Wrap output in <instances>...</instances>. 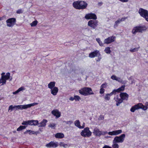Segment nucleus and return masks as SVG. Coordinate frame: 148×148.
Returning a JSON list of instances; mask_svg holds the SVG:
<instances>
[{"label": "nucleus", "instance_id": "45", "mask_svg": "<svg viewBox=\"0 0 148 148\" xmlns=\"http://www.w3.org/2000/svg\"><path fill=\"white\" fill-rule=\"evenodd\" d=\"M60 146L61 147L62 146L64 147H66V146H67V145L66 144H64V143L62 142H61L60 143Z\"/></svg>", "mask_w": 148, "mask_h": 148}, {"label": "nucleus", "instance_id": "9", "mask_svg": "<svg viewBox=\"0 0 148 148\" xmlns=\"http://www.w3.org/2000/svg\"><path fill=\"white\" fill-rule=\"evenodd\" d=\"M16 19L14 18H8L6 21L7 25L8 27H12L16 23Z\"/></svg>", "mask_w": 148, "mask_h": 148}, {"label": "nucleus", "instance_id": "8", "mask_svg": "<svg viewBox=\"0 0 148 148\" xmlns=\"http://www.w3.org/2000/svg\"><path fill=\"white\" fill-rule=\"evenodd\" d=\"M125 135L123 134L119 136H116L114 137L113 140L115 143H122L124 141Z\"/></svg>", "mask_w": 148, "mask_h": 148}, {"label": "nucleus", "instance_id": "35", "mask_svg": "<svg viewBox=\"0 0 148 148\" xmlns=\"http://www.w3.org/2000/svg\"><path fill=\"white\" fill-rule=\"evenodd\" d=\"M96 41L98 43L99 45L100 46H103V44L102 42L101 41L100 39L99 38H97L96 39Z\"/></svg>", "mask_w": 148, "mask_h": 148}, {"label": "nucleus", "instance_id": "39", "mask_svg": "<svg viewBox=\"0 0 148 148\" xmlns=\"http://www.w3.org/2000/svg\"><path fill=\"white\" fill-rule=\"evenodd\" d=\"M56 124L55 123H51L48 125V127H51L52 129H55L56 126Z\"/></svg>", "mask_w": 148, "mask_h": 148}, {"label": "nucleus", "instance_id": "55", "mask_svg": "<svg viewBox=\"0 0 148 148\" xmlns=\"http://www.w3.org/2000/svg\"><path fill=\"white\" fill-rule=\"evenodd\" d=\"M5 73H2V74H1V76H4L5 75Z\"/></svg>", "mask_w": 148, "mask_h": 148}, {"label": "nucleus", "instance_id": "15", "mask_svg": "<svg viewBox=\"0 0 148 148\" xmlns=\"http://www.w3.org/2000/svg\"><path fill=\"white\" fill-rule=\"evenodd\" d=\"M119 96L123 101L125 100L127 101L128 100L129 96L126 92H121L119 95Z\"/></svg>", "mask_w": 148, "mask_h": 148}, {"label": "nucleus", "instance_id": "6", "mask_svg": "<svg viewBox=\"0 0 148 148\" xmlns=\"http://www.w3.org/2000/svg\"><path fill=\"white\" fill-rule=\"evenodd\" d=\"M81 135L84 137H90L92 134V132L90 130L88 127L85 128L80 133Z\"/></svg>", "mask_w": 148, "mask_h": 148}, {"label": "nucleus", "instance_id": "21", "mask_svg": "<svg viewBox=\"0 0 148 148\" xmlns=\"http://www.w3.org/2000/svg\"><path fill=\"white\" fill-rule=\"evenodd\" d=\"M51 93L53 95H56L58 92V89L57 87H54L52 89H51Z\"/></svg>", "mask_w": 148, "mask_h": 148}, {"label": "nucleus", "instance_id": "36", "mask_svg": "<svg viewBox=\"0 0 148 148\" xmlns=\"http://www.w3.org/2000/svg\"><path fill=\"white\" fill-rule=\"evenodd\" d=\"M6 80L1 76V79H0V83H2L1 85L6 84Z\"/></svg>", "mask_w": 148, "mask_h": 148}, {"label": "nucleus", "instance_id": "29", "mask_svg": "<svg viewBox=\"0 0 148 148\" xmlns=\"http://www.w3.org/2000/svg\"><path fill=\"white\" fill-rule=\"evenodd\" d=\"M111 78L113 80H115L119 82H120L121 80L120 78L114 75H113L112 76Z\"/></svg>", "mask_w": 148, "mask_h": 148}, {"label": "nucleus", "instance_id": "23", "mask_svg": "<svg viewBox=\"0 0 148 148\" xmlns=\"http://www.w3.org/2000/svg\"><path fill=\"white\" fill-rule=\"evenodd\" d=\"M75 125L80 129L83 128L84 126H81L80 125V123L79 120H77L74 122Z\"/></svg>", "mask_w": 148, "mask_h": 148}, {"label": "nucleus", "instance_id": "54", "mask_svg": "<svg viewBox=\"0 0 148 148\" xmlns=\"http://www.w3.org/2000/svg\"><path fill=\"white\" fill-rule=\"evenodd\" d=\"M101 58H99L97 60V61H99L100 60Z\"/></svg>", "mask_w": 148, "mask_h": 148}, {"label": "nucleus", "instance_id": "38", "mask_svg": "<svg viewBox=\"0 0 148 148\" xmlns=\"http://www.w3.org/2000/svg\"><path fill=\"white\" fill-rule=\"evenodd\" d=\"M120 23V21L119 20H117L115 23L114 25V28H116L118 26V25Z\"/></svg>", "mask_w": 148, "mask_h": 148}, {"label": "nucleus", "instance_id": "49", "mask_svg": "<svg viewBox=\"0 0 148 148\" xmlns=\"http://www.w3.org/2000/svg\"><path fill=\"white\" fill-rule=\"evenodd\" d=\"M112 92L113 95H115L116 94V92H117V91L116 89H114Z\"/></svg>", "mask_w": 148, "mask_h": 148}, {"label": "nucleus", "instance_id": "32", "mask_svg": "<svg viewBox=\"0 0 148 148\" xmlns=\"http://www.w3.org/2000/svg\"><path fill=\"white\" fill-rule=\"evenodd\" d=\"M30 122L31 121H30V120H28L27 121H23V122L22 123V124L23 125H30V124H31Z\"/></svg>", "mask_w": 148, "mask_h": 148}, {"label": "nucleus", "instance_id": "19", "mask_svg": "<svg viewBox=\"0 0 148 148\" xmlns=\"http://www.w3.org/2000/svg\"><path fill=\"white\" fill-rule=\"evenodd\" d=\"M47 122L48 121L47 120L43 119L41 122L39 123L38 127H45Z\"/></svg>", "mask_w": 148, "mask_h": 148}, {"label": "nucleus", "instance_id": "13", "mask_svg": "<svg viewBox=\"0 0 148 148\" xmlns=\"http://www.w3.org/2000/svg\"><path fill=\"white\" fill-rule=\"evenodd\" d=\"M58 146V143L57 142H55L54 141H51L45 145V146L48 148H56Z\"/></svg>", "mask_w": 148, "mask_h": 148}, {"label": "nucleus", "instance_id": "17", "mask_svg": "<svg viewBox=\"0 0 148 148\" xmlns=\"http://www.w3.org/2000/svg\"><path fill=\"white\" fill-rule=\"evenodd\" d=\"M122 132L121 130H116L113 131L112 132H110L108 133L109 135L113 136V135H117L119 134Z\"/></svg>", "mask_w": 148, "mask_h": 148}, {"label": "nucleus", "instance_id": "47", "mask_svg": "<svg viewBox=\"0 0 148 148\" xmlns=\"http://www.w3.org/2000/svg\"><path fill=\"white\" fill-rule=\"evenodd\" d=\"M74 99L76 101L77 100L79 101V100L80 99V97L78 95H75L74 96Z\"/></svg>", "mask_w": 148, "mask_h": 148}, {"label": "nucleus", "instance_id": "16", "mask_svg": "<svg viewBox=\"0 0 148 148\" xmlns=\"http://www.w3.org/2000/svg\"><path fill=\"white\" fill-rule=\"evenodd\" d=\"M51 113L56 117V118L60 117L61 115L60 112L57 109H55L51 111Z\"/></svg>", "mask_w": 148, "mask_h": 148}, {"label": "nucleus", "instance_id": "14", "mask_svg": "<svg viewBox=\"0 0 148 148\" xmlns=\"http://www.w3.org/2000/svg\"><path fill=\"white\" fill-rule=\"evenodd\" d=\"M99 55H100L99 52L98 50H96L90 53L89 54V57L90 58H94Z\"/></svg>", "mask_w": 148, "mask_h": 148}, {"label": "nucleus", "instance_id": "26", "mask_svg": "<svg viewBox=\"0 0 148 148\" xmlns=\"http://www.w3.org/2000/svg\"><path fill=\"white\" fill-rule=\"evenodd\" d=\"M25 90V88L23 86L19 88L15 92H13V93L14 95L16 94L18 92H20L24 90Z\"/></svg>", "mask_w": 148, "mask_h": 148}, {"label": "nucleus", "instance_id": "30", "mask_svg": "<svg viewBox=\"0 0 148 148\" xmlns=\"http://www.w3.org/2000/svg\"><path fill=\"white\" fill-rule=\"evenodd\" d=\"M139 109H142L144 110H146L147 109V107L146 106H145L143 105L142 103H139Z\"/></svg>", "mask_w": 148, "mask_h": 148}, {"label": "nucleus", "instance_id": "2", "mask_svg": "<svg viewBox=\"0 0 148 148\" xmlns=\"http://www.w3.org/2000/svg\"><path fill=\"white\" fill-rule=\"evenodd\" d=\"M38 104L37 103H34L27 105H15L14 106L13 105H11L9 107V110H12L14 108H15L16 110L19 109L21 110L25 109L28 108H29L31 106L37 105Z\"/></svg>", "mask_w": 148, "mask_h": 148}, {"label": "nucleus", "instance_id": "48", "mask_svg": "<svg viewBox=\"0 0 148 148\" xmlns=\"http://www.w3.org/2000/svg\"><path fill=\"white\" fill-rule=\"evenodd\" d=\"M127 18V17H123L121 18V19H119L120 21V22H121V21H124V20L126 19Z\"/></svg>", "mask_w": 148, "mask_h": 148}, {"label": "nucleus", "instance_id": "22", "mask_svg": "<svg viewBox=\"0 0 148 148\" xmlns=\"http://www.w3.org/2000/svg\"><path fill=\"white\" fill-rule=\"evenodd\" d=\"M139 103L132 106L130 109V111L134 112L135 110L139 109Z\"/></svg>", "mask_w": 148, "mask_h": 148}, {"label": "nucleus", "instance_id": "51", "mask_svg": "<svg viewBox=\"0 0 148 148\" xmlns=\"http://www.w3.org/2000/svg\"><path fill=\"white\" fill-rule=\"evenodd\" d=\"M75 99L74 97H71L69 98V100L71 101H73Z\"/></svg>", "mask_w": 148, "mask_h": 148}, {"label": "nucleus", "instance_id": "4", "mask_svg": "<svg viewBox=\"0 0 148 148\" xmlns=\"http://www.w3.org/2000/svg\"><path fill=\"white\" fill-rule=\"evenodd\" d=\"M147 29L145 25L136 26L133 28L132 33L133 34H135L137 32L142 33L145 31Z\"/></svg>", "mask_w": 148, "mask_h": 148}, {"label": "nucleus", "instance_id": "34", "mask_svg": "<svg viewBox=\"0 0 148 148\" xmlns=\"http://www.w3.org/2000/svg\"><path fill=\"white\" fill-rule=\"evenodd\" d=\"M27 126H20L19 127L17 128V131H19L22 130H23L25 129Z\"/></svg>", "mask_w": 148, "mask_h": 148}, {"label": "nucleus", "instance_id": "37", "mask_svg": "<svg viewBox=\"0 0 148 148\" xmlns=\"http://www.w3.org/2000/svg\"><path fill=\"white\" fill-rule=\"evenodd\" d=\"M113 144L112 145V147L113 148H119V145L117 143H115L114 141V140L113 141Z\"/></svg>", "mask_w": 148, "mask_h": 148}, {"label": "nucleus", "instance_id": "56", "mask_svg": "<svg viewBox=\"0 0 148 148\" xmlns=\"http://www.w3.org/2000/svg\"><path fill=\"white\" fill-rule=\"evenodd\" d=\"M3 19V18L2 17H0V21H1Z\"/></svg>", "mask_w": 148, "mask_h": 148}, {"label": "nucleus", "instance_id": "57", "mask_svg": "<svg viewBox=\"0 0 148 148\" xmlns=\"http://www.w3.org/2000/svg\"><path fill=\"white\" fill-rule=\"evenodd\" d=\"M146 106L147 107V108H148V103H147V104L146 105Z\"/></svg>", "mask_w": 148, "mask_h": 148}, {"label": "nucleus", "instance_id": "41", "mask_svg": "<svg viewBox=\"0 0 148 148\" xmlns=\"http://www.w3.org/2000/svg\"><path fill=\"white\" fill-rule=\"evenodd\" d=\"M140 47H138L137 48H135L134 49H130V52H136L139 49V48Z\"/></svg>", "mask_w": 148, "mask_h": 148}, {"label": "nucleus", "instance_id": "28", "mask_svg": "<svg viewBox=\"0 0 148 148\" xmlns=\"http://www.w3.org/2000/svg\"><path fill=\"white\" fill-rule=\"evenodd\" d=\"M125 86L123 85L117 89L118 93L121 92L123 91L125 89Z\"/></svg>", "mask_w": 148, "mask_h": 148}, {"label": "nucleus", "instance_id": "24", "mask_svg": "<svg viewBox=\"0 0 148 148\" xmlns=\"http://www.w3.org/2000/svg\"><path fill=\"white\" fill-rule=\"evenodd\" d=\"M55 137L56 138H62L64 137V135L62 133H58L55 134Z\"/></svg>", "mask_w": 148, "mask_h": 148}, {"label": "nucleus", "instance_id": "20", "mask_svg": "<svg viewBox=\"0 0 148 148\" xmlns=\"http://www.w3.org/2000/svg\"><path fill=\"white\" fill-rule=\"evenodd\" d=\"M29 133V135H32V134H36V135H37L39 133V132L38 131L35 132L33 131H32L31 130H27L26 131H25V132H24V134H26L27 133Z\"/></svg>", "mask_w": 148, "mask_h": 148}, {"label": "nucleus", "instance_id": "12", "mask_svg": "<svg viewBox=\"0 0 148 148\" xmlns=\"http://www.w3.org/2000/svg\"><path fill=\"white\" fill-rule=\"evenodd\" d=\"M116 40V37L114 36H110L105 39L104 41V43L106 44H109L114 42Z\"/></svg>", "mask_w": 148, "mask_h": 148}, {"label": "nucleus", "instance_id": "18", "mask_svg": "<svg viewBox=\"0 0 148 148\" xmlns=\"http://www.w3.org/2000/svg\"><path fill=\"white\" fill-rule=\"evenodd\" d=\"M114 99L116 102V105L117 106H119L123 101L121 98H119L118 95H116L114 97Z\"/></svg>", "mask_w": 148, "mask_h": 148}, {"label": "nucleus", "instance_id": "25", "mask_svg": "<svg viewBox=\"0 0 148 148\" xmlns=\"http://www.w3.org/2000/svg\"><path fill=\"white\" fill-rule=\"evenodd\" d=\"M56 82H51L48 84V87L50 89H52L55 86Z\"/></svg>", "mask_w": 148, "mask_h": 148}, {"label": "nucleus", "instance_id": "53", "mask_svg": "<svg viewBox=\"0 0 148 148\" xmlns=\"http://www.w3.org/2000/svg\"><path fill=\"white\" fill-rule=\"evenodd\" d=\"M102 4V3L101 2H99L98 3V5H101Z\"/></svg>", "mask_w": 148, "mask_h": 148}, {"label": "nucleus", "instance_id": "43", "mask_svg": "<svg viewBox=\"0 0 148 148\" xmlns=\"http://www.w3.org/2000/svg\"><path fill=\"white\" fill-rule=\"evenodd\" d=\"M104 99L106 100H109L110 99V97L107 94L106 95Z\"/></svg>", "mask_w": 148, "mask_h": 148}, {"label": "nucleus", "instance_id": "33", "mask_svg": "<svg viewBox=\"0 0 148 148\" xmlns=\"http://www.w3.org/2000/svg\"><path fill=\"white\" fill-rule=\"evenodd\" d=\"M104 51L107 54H110L111 52L109 47H106L104 50Z\"/></svg>", "mask_w": 148, "mask_h": 148}, {"label": "nucleus", "instance_id": "3", "mask_svg": "<svg viewBox=\"0 0 148 148\" xmlns=\"http://www.w3.org/2000/svg\"><path fill=\"white\" fill-rule=\"evenodd\" d=\"M79 93L81 95L87 96L90 95H93L94 93L93 92L91 88L87 87H84L82 88L79 90Z\"/></svg>", "mask_w": 148, "mask_h": 148}, {"label": "nucleus", "instance_id": "10", "mask_svg": "<svg viewBox=\"0 0 148 148\" xmlns=\"http://www.w3.org/2000/svg\"><path fill=\"white\" fill-rule=\"evenodd\" d=\"M93 133L96 136H100L101 135H105L106 134H108L107 131H102L98 129H95L94 130Z\"/></svg>", "mask_w": 148, "mask_h": 148}, {"label": "nucleus", "instance_id": "7", "mask_svg": "<svg viewBox=\"0 0 148 148\" xmlns=\"http://www.w3.org/2000/svg\"><path fill=\"white\" fill-rule=\"evenodd\" d=\"M98 22L96 20H90L88 22V25L92 29H95L98 25Z\"/></svg>", "mask_w": 148, "mask_h": 148}, {"label": "nucleus", "instance_id": "52", "mask_svg": "<svg viewBox=\"0 0 148 148\" xmlns=\"http://www.w3.org/2000/svg\"><path fill=\"white\" fill-rule=\"evenodd\" d=\"M108 94V95L110 97L111 96L113 95L112 92H111L110 94Z\"/></svg>", "mask_w": 148, "mask_h": 148}, {"label": "nucleus", "instance_id": "46", "mask_svg": "<svg viewBox=\"0 0 148 148\" xmlns=\"http://www.w3.org/2000/svg\"><path fill=\"white\" fill-rule=\"evenodd\" d=\"M105 91V90L103 88H101L100 89L99 92L101 94H103Z\"/></svg>", "mask_w": 148, "mask_h": 148}, {"label": "nucleus", "instance_id": "44", "mask_svg": "<svg viewBox=\"0 0 148 148\" xmlns=\"http://www.w3.org/2000/svg\"><path fill=\"white\" fill-rule=\"evenodd\" d=\"M107 86V83L106 82H105L101 86V88H106V87Z\"/></svg>", "mask_w": 148, "mask_h": 148}, {"label": "nucleus", "instance_id": "5", "mask_svg": "<svg viewBox=\"0 0 148 148\" xmlns=\"http://www.w3.org/2000/svg\"><path fill=\"white\" fill-rule=\"evenodd\" d=\"M138 13L141 16L144 18L148 22V11L143 8H140L138 10Z\"/></svg>", "mask_w": 148, "mask_h": 148}, {"label": "nucleus", "instance_id": "40", "mask_svg": "<svg viewBox=\"0 0 148 148\" xmlns=\"http://www.w3.org/2000/svg\"><path fill=\"white\" fill-rule=\"evenodd\" d=\"M38 23L37 20H35L31 23V25L32 26H35L37 25Z\"/></svg>", "mask_w": 148, "mask_h": 148}, {"label": "nucleus", "instance_id": "50", "mask_svg": "<svg viewBox=\"0 0 148 148\" xmlns=\"http://www.w3.org/2000/svg\"><path fill=\"white\" fill-rule=\"evenodd\" d=\"M102 148H112L111 147L107 145H105Z\"/></svg>", "mask_w": 148, "mask_h": 148}, {"label": "nucleus", "instance_id": "11", "mask_svg": "<svg viewBox=\"0 0 148 148\" xmlns=\"http://www.w3.org/2000/svg\"><path fill=\"white\" fill-rule=\"evenodd\" d=\"M85 18L86 19H93L95 20L97 19L96 15L94 13H90L86 14Z\"/></svg>", "mask_w": 148, "mask_h": 148}, {"label": "nucleus", "instance_id": "42", "mask_svg": "<svg viewBox=\"0 0 148 148\" xmlns=\"http://www.w3.org/2000/svg\"><path fill=\"white\" fill-rule=\"evenodd\" d=\"M23 11L22 9H19L16 11V13L17 14H20L23 13Z\"/></svg>", "mask_w": 148, "mask_h": 148}, {"label": "nucleus", "instance_id": "1", "mask_svg": "<svg viewBox=\"0 0 148 148\" xmlns=\"http://www.w3.org/2000/svg\"><path fill=\"white\" fill-rule=\"evenodd\" d=\"M88 5L86 1L81 0L75 1L73 3V7L75 9L79 10L86 9Z\"/></svg>", "mask_w": 148, "mask_h": 148}, {"label": "nucleus", "instance_id": "27", "mask_svg": "<svg viewBox=\"0 0 148 148\" xmlns=\"http://www.w3.org/2000/svg\"><path fill=\"white\" fill-rule=\"evenodd\" d=\"M30 121H31L30 123L31 124L30 125H31L36 126L38 124L39 125L38 121V120H31Z\"/></svg>", "mask_w": 148, "mask_h": 148}, {"label": "nucleus", "instance_id": "31", "mask_svg": "<svg viewBox=\"0 0 148 148\" xmlns=\"http://www.w3.org/2000/svg\"><path fill=\"white\" fill-rule=\"evenodd\" d=\"M10 73L8 72L4 76H1L6 80L9 79L10 78Z\"/></svg>", "mask_w": 148, "mask_h": 148}]
</instances>
